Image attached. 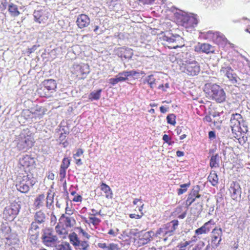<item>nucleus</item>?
Instances as JSON below:
<instances>
[{"instance_id": "obj_1", "label": "nucleus", "mask_w": 250, "mask_h": 250, "mask_svg": "<svg viewBox=\"0 0 250 250\" xmlns=\"http://www.w3.org/2000/svg\"><path fill=\"white\" fill-rule=\"evenodd\" d=\"M205 91L209 98L217 103H221L226 100V95L224 89L216 84H206Z\"/></svg>"}, {"instance_id": "obj_2", "label": "nucleus", "mask_w": 250, "mask_h": 250, "mask_svg": "<svg viewBox=\"0 0 250 250\" xmlns=\"http://www.w3.org/2000/svg\"><path fill=\"white\" fill-rule=\"evenodd\" d=\"M175 17L178 23L186 28L193 27L198 23L196 15L192 13L180 11L175 14Z\"/></svg>"}, {"instance_id": "obj_3", "label": "nucleus", "mask_w": 250, "mask_h": 250, "mask_svg": "<svg viewBox=\"0 0 250 250\" xmlns=\"http://www.w3.org/2000/svg\"><path fill=\"white\" fill-rule=\"evenodd\" d=\"M15 142L18 149L25 152L32 147L34 140L31 135L28 134L26 131H23L16 137Z\"/></svg>"}, {"instance_id": "obj_4", "label": "nucleus", "mask_w": 250, "mask_h": 250, "mask_svg": "<svg viewBox=\"0 0 250 250\" xmlns=\"http://www.w3.org/2000/svg\"><path fill=\"white\" fill-rule=\"evenodd\" d=\"M16 185L17 189L22 193H27L30 188L33 187L36 183V180L33 177L28 175L19 178Z\"/></svg>"}, {"instance_id": "obj_5", "label": "nucleus", "mask_w": 250, "mask_h": 250, "mask_svg": "<svg viewBox=\"0 0 250 250\" xmlns=\"http://www.w3.org/2000/svg\"><path fill=\"white\" fill-rule=\"evenodd\" d=\"M178 225L177 220H173L166 224L163 228H160L156 232L157 236L164 237L163 240L166 241L168 236H171Z\"/></svg>"}, {"instance_id": "obj_6", "label": "nucleus", "mask_w": 250, "mask_h": 250, "mask_svg": "<svg viewBox=\"0 0 250 250\" xmlns=\"http://www.w3.org/2000/svg\"><path fill=\"white\" fill-rule=\"evenodd\" d=\"M163 40L166 41L167 44L168 48L176 49L177 47H181L183 45V40L182 37L177 34L170 35V33L166 35H165L163 37Z\"/></svg>"}, {"instance_id": "obj_7", "label": "nucleus", "mask_w": 250, "mask_h": 250, "mask_svg": "<svg viewBox=\"0 0 250 250\" xmlns=\"http://www.w3.org/2000/svg\"><path fill=\"white\" fill-rule=\"evenodd\" d=\"M20 209V205L16 203L5 207L3 211V218L10 221L13 220L18 214Z\"/></svg>"}, {"instance_id": "obj_8", "label": "nucleus", "mask_w": 250, "mask_h": 250, "mask_svg": "<svg viewBox=\"0 0 250 250\" xmlns=\"http://www.w3.org/2000/svg\"><path fill=\"white\" fill-rule=\"evenodd\" d=\"M183 64L184 65V72L190 76H195L200 71V67L198 63L195 61H186Z\"/></svg>"}, {"instance_id": "obj_9", "label": "nucleus", "mask_w": 250, "mask_h": 250, "mask_svg": "<svg viewBox=\"0 0 250 250\" xmlns=\"http://www.w3.org/2000/svg\"><path fill=\"white\" fill-rule=\"evenodd\" d=\"M242 121V117L240 114L236 113L231 115L230 120V126L233 133L237 135V133L240 132V122Z\"/></svg>"}, {"instance_id": "obj_10", "label": "nucleus", "mask_w": 250, "mask_h": 250, "mask_svg": "<svg viewBox=\"0 0 250 250\" xmlns=\"http://www.w3.org/2000/svg\"><path fill=\"white\" fill-rule=\"evenodd\" d=\"M42 238L44 244L47 246L54 245L58 240L57 237L49 229L44 230Z\"/></svg>"}, {"instance_id": "obj_11", "label": "nucleus", "mask_w": 250, "mask_h": 250, "mask_svg": "<svg viewBox=\"0 0 250 250\" xmlns=\"http://www.w3.org/2000/svg\"><path fill=\"white\" fill-rule=\"evenodd\" d=\"M220 73L222 75L226 76L233 84L237 83L238 80L239 79L236 75L233 73V69L229 66L222 67Z\"/></svg>"}, {"instance_id": "obj_12", "label": "nucleus", "mask_w": 250, "mask_h": 250, "mask_svg": "<svg viewBox=\"0 0 250 250\" xmlns=\"http://www.w3.org/2000/svg\"><path fill=\"white\" fill-rule=\"evenodd\" d=\"M222 229L220 228L215 227L212 230L211 234V242L213 247L217 248L219 246L222 241Z\"/></svg>"}, {"instance_id": "obj_13", "label": "nucleus", "mask_w": 250, "mask_h": 250, "mask_svg": "<svg viewBox=\"0 0 250 250\" xmlns=\"http://www.w3.org/2000/svg\"><path fill=\"white\" fill-rule=\"evenodd\" d=\"M34 20L39 23H44L48 19L49 13L44 9L35 10L34 14Z\"/></svg>"}, {"instance_id": "obj_14", "label": "nucleus", "mask_w": 250, "mask_h": 250, "mask_svg": "<svg viewBox=\"0 0 250 250\" xmlns=\"http://www.w3.org/2000/svg\"><path fill=\"white\" fill-rule=\"evenodd\" d=\"M229 191L232 199L238 201L240 199L241 188L238 183L233 182L229 188Z\"/></svg>"}, {"instance_id": "obj_15", "label": "nucleus", "mask_w": 250, "mask_h": 250, "mask_svg": "<svg viewBox=\"0 0 250 250\" xmlns=\"http://www.w3.org/2000/svg\"><path fill=\"white\" fill-rule=\"evenodd\" d=\"M199 187L197 186L192 189L189 194L188 195V198L186 200V204L189 206L193 203L197 198H199L201 195L199 194Z\"/></svg>"}, {"instance_id": "obj_16", "label": "nucleus", "mask_w": 250, "mask_h": 250, "mask_svg": "<svg viewBox=\"0 0 250 250\" xmlns=\"http://www.w3.org/2000/svg\"><path fill=\"white\" fill-rule=\"evenodd\" d=\"M194 50L196 52L205 53L208 54L209 53H213L214 51L213 47L208 43H198L194 47Z\"/></svg>"}, {"instance_id": "obj_17", "label": "nucleus", "mask_w": 250, "mask_h": 250, "mask_svg": "<svg viewBox=\"0 0 250 250\" xmlns=\"http://www.w3.org/2000/svg\"><path fill=\"white\" fill-rule=\"evenodd\" d=\"M117 55L121 58L130 59L133 54L132 50L129 48L120 47L116 50Z\"/></svg>"}, {"instance_id": "obj_18", "label": "nucleus", "mask_w": 250, "mask_h": 250, "mask_svg": "<svg viewBox=\"0 0 250 250\" xmlns=\"http://www.w3.org/2000/svg\"><path fill=\"white\" fill-rule=\"evenodd\" d=\"M76 22L80 28H83L89 24L90 19L86 15L81 14L78 17Z\"/></svg>"}, {"instance_id": "obj_19", "label": "nucleus", "mask_w": 250, "mask_h": 250, "mask_svg": "<svg viewBox=\"0 0 250 250\" xmlns=\"http://www.w3.org/2000/svg\"><path fill=\"white\" fill-rule=\"evenodd\" d=\"M153 235L152 231L142 232L139 235V243L141 245H145L148 243Z\"/></svg>"}, {"instance_id": "obj_20", "label": "nucleus", "mask_w": 250, "mask_h": 250, "mask_svg": "<svg viewBox=\"0 0 250 250\" xmlns=\"http://www.w3.org/2000/svg\"><path fill=\"white\" fill-rule=\"evenodd\" d=\"M214 224V221L212 220H210L208 222L205 223L204 225L202 226L201 227L196 229L195 231V234L197 235H200L208 233L210 229V228L208 227V225Z\"/></svg>"}, {"instance_id": "obj_21", "label": "nucleus", "mask_w": 250, "mask_h": 250, "mask_svg": "<svg viewBox=\"0 0 250 250\" xmlns=\"http://www.w3.org/2000/svg\"><path fill=\"white\" fill-rule=\"evenodd\" d=\"M44 90L52 92L57 87V83L55 80L52 79L46 80L43 82Z\"/></svg>"}, {"instance_id": "obj_22", "label": "nucleus", "mask_w": 250, "mask_h": 250, "mask_svg": "<svg viewBox=\"0 0 250 250\" xmlns=\"http://www.w3.org/2000/svg\"><path fill=\"white\" fill-rule=\"evenodd\" d=\"M46 217L45 213L41 210L37 211L34 216V221L38 222V224H43L45 222Z\"/></svg>"}, {"instance_id": "obj_23", "label": "nucleus", "mask_w": 250, "mask_h": 250, "mask_svg": "<svg viewBox=\"0 0 250 250\" xmlns=\"http://www.w3.org/2000/svg\"><path fill=\"white\" fill-rule=\"evenodd\" d=\"M221 157L218 154L212 155L209 160V166L212 168H218L219 167L220 161Z\"/></svg>"}, {"instance_id": "obj_24", "label": "nucleus", "mask_w": 250, "mask_h": 250, "mask_svg": "<svg viewBox=\"0 0 250 250\" xmlns=\"http://www.w3.org/2000/svg\"><path fill=\"white\" fill-rule=\"evenodd\" d=\"M208 34H212V38L215 39L216 42L217 43L219 44L222 42L223 43H226L227 42V39L222 33L216 32L215 33H212V31H209L208 32Z\"/></svg>"}, {"instance_id": "obj_25", "label": "nucleus", "mask_w": 250, "mask_h": 250, "mask_svg": "<svg viewBox=\"0 0 250 250\" xmlns=\"http://www.w3.org/2000/svg\"><path fill=\"white\" fill-rule=\"evenodd\" d=\"M63 219L64 225L66 227L71 228L73 227L76 223L75 219L73 217L66 216L64 214L62 215L59 220L60 221Z\"/></svg>"}, {"instance_id": "obj_26", "label": "nucleus", "mask_w": 250, "mask_h": 250, "mask_svg": "<svg viewBox=\"0 0 250 250\" xmlns=\"http://www.w3.org/2000/svg\"><path fill=\"white\" fill-rule=\"evenodd\" d=\"M197 240L196 236H194L191 241H184L181 242L179 245L177 246V247L179 248L178 250H189L190 247H188L192 244L193 242H195Z\"/></svg>"}, {"instance_id": "obj_27", "label": "nucleus", "mask_w": 250, "mask_h": 250, "mask_svg": "<svg viewBox=\"0 0 250 250\" xmlns=\"http://www.w3.org/2000/svg\"><path fill=\"white\" fill-rule=\"evenodd\" d=\"M20 163L23 167H28L34 163V160L30 156L26 155L20 160Z\"/></svg>"}, {"instance_id": "obj_28", "label": "nucleus", "mask_w": 250, "mask_h": 250, "mask_svg": "<svg viewBox=\"0 0 250 250\" xmlns=\"http://www.w3.org/2000/svg\"><path fill=\"white\" fill-rule=\"evenodd\" d=\"M208 181L213 186H215L218 184V178L215 171H211L209 176H208Z\"/></svg>"}, {"instance_id": "obj_29", "label": "nucleus", "mask_w": 250, "mask_h": 250, "mask_svg": "<svg viewBox=\"0 0 250 250\" xmlns=\"http://www.w3.org/2000/svg\"><path fill=\"white\" fill-rule=\"evenodd\" d=\"M101 190L104 191L105 194V197L107 198H112V193L110 187L106 184L102 183L100 186Z\"/></svg>"}, {"instance_id": "obj_30", "label": "nucleus", "mask_w": 250, "mask_h": 250, "mask_svg": "<svg viewBox=\"0 0 250 250\" xmlns=\"http://www.w3.org/2000/svg\"><path fill=\"white\" fill-rule=\"evenodd\" d=\"M83 151L82 149L79 148L77 149L76 153L73 155V158L75 160L76 164L78 166H81L83 164L80 157L83 155Z\"/></svg>"}, {"instance_id": "obj_31", "label": "nucleus", "mask_w": 250, "mask_h": 250, "mask_svg": "<svg viewBox=\"0 0 250 250\" xmlns=\"http://www.w3.org/2000/svg\"><path fill=\"white\" fill-rule=\"evenodd\" d=\"M8 11L11 16L14 17H17L20 14L18 9L17 6L12 3L9 4L8 6Z\"/></svg>"}, {"instance_id": "obj_32", "label": "nucleus", "mask_w": 250, "mask_h": 250, "mask_svg": "<svg viewBox=\"0 0 250 250\" xmlns=\"http://www.w3.org/2000/svg\"><path fill=\"white\" fill-rule=\"evenodd\" d=\"M55 230L57 234L60 235V237L62 238H65L67 235V231L66 229L63 227H60L59 225L55 227Z\"/></svg>"}, {"instance_id": "obj_33", "label": "nucleus", "mask_w": 250, "mask_h": 250, "mask_svg": "<svg viewBox=\"0 0 250 250\" xmlns=\"http://www.w3.org/2000/svg\"><path fill=\"white\" fill-rule=\"evenodd\" d=\"M89 247V245L88 242L84 240H80L79 243L75 247L77 250H88Z\"/></svg>"}, {"instance_id": "obj_34", "label": "nucleus", "mask_w": 250, "mask_h": 250, "mask_svg": "<svg viewBox=\"0 0 250 250\" xmlns=\"http://www.w3.org/2000/svg\"><path fill=\"white\" fill-rule=\"evenodd\" d=\"M44 198V194H40L37 197L35 201V205L37 208H40L43 206Z\"/></svg>"}, {"instance_id": "obj_35", "label": "nucleus", "mask_w": 250, "mask_h": 250, "mask_svg": "<svg viewBox=\"0 0 250 250\" xmlns=\"http://www.w3.org/2000/svg\"><path fill=\"white\" fill-rule=\"evenodd\" d=\"M54 194L48 193L46 197V206L48 208L51 209L53 208Z\"/></svg>"}, {"instance_id": "obj_36", "label": "nucleus", "mask_w": 250, "mask_h": 250, "mask_svg": "<svg viewBox=\"0 0 250 250\" xmlns=\"http://www.w3.org/2000/svg\"><path fill=\"white\" fill-rule=\"evenodd\" d=\"M0 230L3 236L6 237L10 233L11 229L7 223H2L0 227Z\"/></svg>"}, {"instance_id": "obj_37", "label": "nucleus", "mask_w": 250, "mask_h": 250, "mask_svg": "<svg viewBox=\"0 0 250 250\" xmlns=\"http://www.w3.org/2000/svg\"><path fill=\"white\" fill-rule=\"evenodd\" d=\"M102 89H99L96 91H93L89 95V99L91 101L99 100L101 97Z\"/></svg>"}, {"instance_id": "obj_38", "label": "nucleus", "mask_w": 250, "mask_h": 250, "mask_svg": "<svg viewBox=\"0 0 250 250\" xmlns=\"http://www.w3.org/2000/svg\"><path fill=\"white\" fill-rule=\"evenodd\" d=\"M39 229V227L38 225V222L34 221L32 222L31 224L30 228L29 229V233L31 235L34 236L36 233L35 231H36Z\"/></svg>"}, {"instance_id": "obj_39", "label": "nucleus", "mask_w": 250, "mask_h": 250, "mask_svg": "<svg viewBox=\"0 0 250 250\" xmlns=\"http://www.w3.org/2000/svg\"><path fill=\"white\" fill-rule=\"evenodd\" d=\"M55 250H71L69 243H62L56 246Z\"/></svg>"}, {"instance_id": "obj_40", "label": "nucleus", "mask_w": 250, "mask_h": 250, "mask_svg": "<svg viewBox=\"0 0 250 250\" xmlns=\"http://www.w3.org/2000/svg\"><path fill=\"white\" fill-rule=\"evenodd\" d=\"M146 82L150 85L151 88H153L155 85L156 79L153 75L148 76L146 79Z\"/></svg>"}, {"instance_id": "obj_41", "label": "nucleus", "mask_w": 250, "mask_h": 250, "mask_svg": "<svg viewBox=\"0 0 250 250\" xmlns=\"http://www.w3.org/2000/svg\"><path fill=\"white\" fill-rule=\"evenodd\" d=\"M85 222L87 224H92L94 226L98 225L101 222V220L95 217H89L88 219L85 220Z\"/></svg>"}, {"instance_id": "obj_42", "label": "nucleus", "mask_w": 250, "mask_h": 250, "mask_svg": "<svg viewBox=\"0 0 250 250\" xmlns=\"http://www.w3.org/2000/svg\"><path fill=\"white\" fill-rule=\"evenodd\" d=\"M80 72L82 74L86 75L89 73V65L87 64L83 63L82 64L80 67Z\"/></svg>"}, {"instance_id": "obj_43", "label": "nucleus", "mask_w": 250, "mask_h": 250, "mask_svg": "<svg viewBox=\"0 0 250 250\" xmlns=\"http://www.w3.org/2000/svg\"><path fill=\"white\" fill-rule=\"evenodd\" d=\"M70 240L71 243L76 247L78 243H79L80 240L78 238L77 235L75 233H73V234L70 235Z\"/></svg>"}, {"instance_id": "obj_44", "label": "nucleus", "mask_w": 250, "mask_h": 250, "mask_svg": "<svg viewBox=\"0 0 250 250\" xmlns=\"http://www.w3.org/2000/svg\"><path fill=\"white\" fill-rule=\"evenodd\" d=\"M189 183L181 185V188L178 189V194L179 195H181L185 192L187 190L188 188L189 187Z\"/></svg>"}, {"instance_id": "obj_45", "label": "nucleus", "mask_w": 250, "mask_h": 250, "mask_svg": "<svg viewBox=\"0 0 250 250\" xmlns=\"http://www.w3.org/2000/svg\"><path fill=\"white\" fill-rule=\"evenodd\" d=\"M176 116L173 114H170L167 115V123L172 125H175L176 124L175 121Z\"/></svg>"}, {"instance_id": "obj_46", "label": "nucleus", "mask_w": 250, "mask_h": 250, "mask_svg": "<svg viewBox=\"0 0 250 250\" xmlns=\"http://www.w3.org/2000/svg\"><path fill=\"white\" fill-rule=\"evenodd\" d=\"M70 164V160L68 158H64L61 165V168L67 169Z\"/></svg>"}, {"instance_id": "obj_47", "label": "nucleus", "mask_w": 250, "mask_h": 250, "mask_svg": "<svg viewBox=\"0 0 250 250\" xmlns=\"http://www.w3.org/2000/svg\"><path fill=\"white\" fill-rule=\"evenodd\" d=\"M123 79L121 78V77H119L118 75H117L116 78L110 79L109 80V83L112 85H114L118 83L119 82H123Z\"/></svg>"}, {"instance_id": "obj_48", "label": "nucleus", "mask_w": 250, "mask_h": 250, "mask_svg": "<svg viewBox=\"0 0 250 250\" xmlns=\"http://www.w3.org/2000/svg\"><path fill=\"white\" fill-rule=\"evenodd\" d=\"M118 75L119 77H121V78L123 79V82L127 80L128 79V77H129L128 71H124L119 73Z\"/></svg>"}, {"instance_id": "obj_49", "label": "nucleus", "mask_w": 250, "mask_h": 250, "mask_svg": "<svg viewBox=\"0 0 250 250\" xmlns=\"http://www.w3.org/2000/svg\"><path fill=\"white\" fill-rule=\"evenodd\" d=\"M155 0H138L140 5H151Z\"/></svg>"}, {"instance_id": "obj_50", "label": "nucleus", "mask_w": 250, "mask_h": 250, "mask_svg": "<svg viewBox=\"0 0 250 250\" xmlns=\"http://www.w3.org/2000/svg\"><path fill=\"white\" fill-rule=\"evenodd\" d=\"M205 243L203 241H200L197 245L193 248L192 250H201L205 246Z\"/></svg>"}, {"instance_id": "obj_51", "label": "nucleus", "mask_w": 250, "mask_h": 250, "mask_svg": "<svg viewBox=\"0 0 250 250\" xmlns=\"http://www.w3.org/2000/svg\"><path fill=\"white\" fill-rule=\"evenodd\" d=\"M118 246L117 244L111 243L108 244L107 250H118Z\"/></svg>"}, {"instance_id": "obj_52", "label": "nucleus", "mask_w": 250, "mask_h": 250, "mask_svg": "<svg viewBox=\"0 0 250 250\" xmlns=\"http://www.w3.org/2000/svg\"><path fill=\"white\" fill-rule=\"evenodd\" d=\"M66 169L62 168L60 167V176L61 179V180L64 179L66 176Z\"/></svg>"}, {"instance_id": "obj_53", "label": "nucleus", "mask_w": 250, "mask_h": 250, "mask_svg": "<svg viewBox=\"0 0 250 250\" xmlns=\"http://www.w3.org/2000/svg\"><path fill=\"white\" fill-rule=\"evenodd\" d=\"M163 139L165 142L168 143L169 145L171 144V142H169L170 139L167 135L165 134L163 137Z\"/></svg>"}, {"instance_id": "obj_54", "label": "nucleus", "mask_w": 250, "mask_h": 250, "mask_svg": "<svg viewBox=\"0 0 250 250\" xmlns=\"http://www.w3.org/2000/svg\"><path fill=\"white\" fill-rule=\"evenodd\" d=\"M80 233L82 234V235L84 236V237L89 239L90 236L88 235V234L85 231H84L83 229H80Z\"/></svg>"}, {"instance_id": "obj_55", "label": "nucleus", "mask_w": 250, "mask_h": 250, "mask_svg": "<svg viewBox=\"0 0 250 250\" xmlns=\"http://www.w3.org/2000/svg\"><path fill=\"white\" fill-rule=\"evenodd\" d=\"M138 202H140V205L141 206L140 208H139V210L141 211V208H142L143 207V204H142V202L141 201V200L139 199H135L133 202V203L134 205H137Z\"/></svg>"}, {"instance_id": "obj_56", "label": "nucleus", "mask_w": 250, "mask_h": 250, "mask_svg": "<svg viewBox=\"0 0 250 250\" xmlns=\"http://www.w3.org/2000/svg\"><path fill=\"white\" fill-rule=\"evenodd\" d=\"M50 218H50L51 223H53L54 224H55V223H56V221L57 220L56 216L53 213H52L51 214Z\"/></svg>"}, {"instance_id": "obj_57", "label": "nucleus", "mask_w": 250, "mask_h": 250, "mask_svg": "<svg viewBox=\"0 0 250 250\" xmlns=\"http://www.w3.org/2000/svg\"><path fill=\"white\" fill-rule=\"evenodd\" d=\"M99 247L101 248H103L107 250L108 245L105 243H99Z\"/></svg>"}, {"instance_id": "obj_58", "label": "nucleus", "mask_w": 250, "mask_h": 250, "mask_svg": "<svg viewBox=\"0 0 250 250\" xmlns=\"http://www.w3.org/2000/svg\"><path fill=\"white\" fill-rule=\"evenodd\" d=\"M208 137L210 139H214L215 138V134L214 131H210L208 132Z\"/></svg>"}, {"instance_id": "obj_59", "label": "nucleus", "mask_w": 250, "mask_h": 250, "mask_svg": "<svg viewBox=\"0 0 250 250\" xmlns=\"http://www.w3.org/2000/svg\"><path fill=\"white\" fill-rule=\"evenodd\" d=\"M128 73L129 75V76H135L136 74H139V72L138 71H135V70H131V71H128Z\"/></svg>"}, {"instance_id": "obj_60", "label": "nucleus", "mask_w": 250, "mask_h": 250, "mask_svg": "<svg viewBox=\"0 0 250 250\" xmlns=\"http://www.w3.org/2000/svg\"><path fill=\"white\" fill-rule=\"evenodd\" d=\"M82 197L80 195H78L76 197H75L73 199V201L75 202H81L82 201Z\"/></svg>"}, {"instance_id": "obj_61", "label": "nucleus", "mask_w": 250, "mask_h": 250, "mask_svg": "<svg viewBox=\"0 0 250 250\" xmlns=\"http://www.w3.org/2000/svg\"><path fill=\"white\" fill-rule=\"evenodd\" d=\"M129 216L131 218L139 219L141 218L140 215L135 214H130Z\"/></svg>"}, {"instance_id": "obj_62", "label": "nucleus", "mask_w": 250, "mask_h": 250, "mask_svg": "<svg viewBox=\"0 0 250 250\" xmlns=\"http://www.w3.org/2000/svg\"><path fill=\"white\" fill-rule=\"evenodd\" d=\"M184 155V152L180 150H178L176 152V155L177 157H182Z\"/></svg>"}, {"instance_id": "obj_63", "label": "nucleus", "mask_w": 250, "mask_h": 250, "mask_svg": "<svg viewBox=\"0 0 250 250\" xmlns=\"http://www.w3.org/2000/svg\"><path fill=\"white\" fill-rule=\"evenodd\" d=\"M160 109L162 113H164L167 111V109L163 106H161Z\"/></svg>"}, {"instance_id": "obj_64", "label": "nucleus", "mask_w": 250, "mask_h": 250, "mask_svg": "<svg viewBox=\"0 0 250 250\" xmlns=\"http://www.w3.org/2000/svg\"><path fill=\"white\" fill-rule=\"evenodd\" d=\"M110 235H112L113 236H116L117 233L115 232V231L113 229H110L108 233Z\"/></svg>"}]
</instances>
